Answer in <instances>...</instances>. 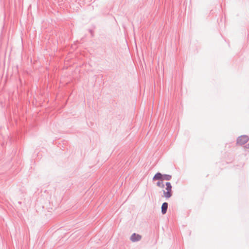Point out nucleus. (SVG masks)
Here are the masks:
<instances>
[{
	"mask_svg": "<svg viewBox=\"0 0 249 249\" xmlns=\"http://www.w3.org/2000/svg\"><path fill=\"white\" fill-rule=\"evenodd\" d=\"M164 189L162 190L163 196L166 198H169L172 196V186L170 182H167L163 187Z\"/></svg>",
	"mask_w": 249,
	"mask_h": 249,
	"instance_id": "f257e3e1",
	"label": "nucleus"
},
{
	"mask_svg": "<svg viewBox=\"0 0 249 249\" xmlns=\"http://www.w3.org/2000/svg\"><path fill=\"white\" fill-rule=\"evenodd\" d=\"M163 175L160 173H158L153 178V180H159L157 183V185L159 187H163L164 185L162 182Z\"/></svg>",
	"mask_w": 249,
	"mask_h": 249,
	"instance_id": "f03ea898",
	"label": "nucleus"
},
{
	"mask_svg": "<svg viewBox=\"0 0 249 249\" xmlns=\"http://www.w3.org/2000/svg\"><path fill=\"white\" fill-rule=\"evenodd\" d=\"M249 140V138L247 135H242L239 137L237 139V143L239 145H243L246 143Z\"/></svg>",
	"mask_w": 249,
	"mask_h": 249,
	"instance_id": "7ed1b4c3",
	"label": "nucleus"
},
{
	"mask_svg": "<svg viewBox=\"0 0 249 249\" xmlns=\"http://www.w3.org/2000/svg\"><path fill=\"white\" fill-rule=\"evenodd\" d=\"M141 238H142L141 235L136 234V233H134L131 235V236L130 237V240L132 242H136V241L140 240L141 239Z\"/></svg>",
	"mask_w": 249,
	"mask_h": 249,
	"instance_id": "20e7f679",
	"label": "nucleus"
},
{
	"mask_svg": "<svg viewBox=\"0 0 249 249\" xmlns=\"http://www.w3.org/2000/svg\"><path fill=\"white\" fill-rule=\"evenodd\" d=\"M167 208H168V203L167 202L163 203L161 206V212H162V214H164L166 213Z\"/></svg>",
	"mask_w": 249,
	"mask_h": 249,
	"instance_id": "39448f33",
	"label": "nucleus"
},
{
	"mask_svg": "<svg viewBox=\"0 0 249 249\" xmlns=\"http://www.w3.org/2000/svg\"><path fill=\"white\" fill-rule=\"evenodd\" d=\"M172 178V176L169 175H163L162 182L164 180H169Z\"/></svg>",
	"mask_w": 249,
	"mask_h": 249,
	"instance_id": "423d86ee",
	"label": "nucleus"
},
{
	"mask_svg": "<svg viewBox=\"0 0 249 249\" xmlns=\"http://www.w3.org/2000/svg\"><path fill=\"white\" fill-rule=\"evenodd\" d=\"M248 148H249V144L248 145Z\"/></svg>",
	"mask_w": 249,
	"mask_h": 249,
	"instance_id": "0eeeda50",
	"label": "nucleus"
}]
</instances>
